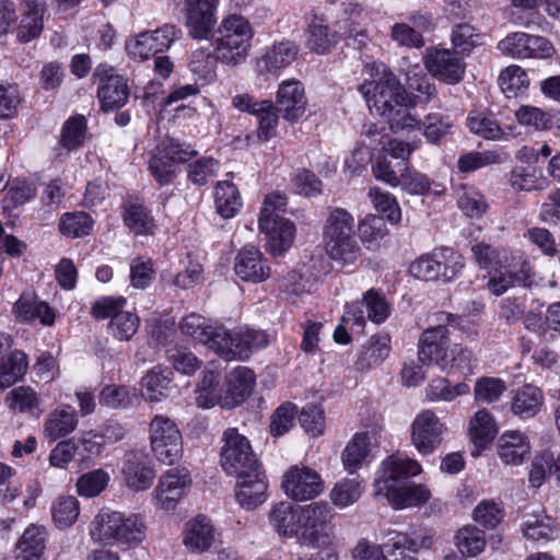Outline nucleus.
I'll list each match as a JSON object with an SVG mask.
<instances>
[{
    "mask_svg": "<svg viewBox=\"0 0 560 560\" xmlns=\"http://www.w3.org/2000/svg\"><path fill=\"white\" fill-rule=\"evenodd\" d=\"M124 222L138 235L153 234L156 225L149 210L141 203L130 202L125 206Z\"/></svg>",
    "mask_w": 560,
    "mask_h": 560,
    "instance_id": "de8ad7c7",
    "label": "nucleus"
},
{
    "mask_svg": "<svg viewBox=\"0 0 560 560\" xmlns=\"http://www.w3.org/2000/svg\"><path fill=\"white\" fill-rule=\"evenodd\" d=\"M220 374L215 371L207 370L201 374V378L197 385L196 401L201 408H211L221 401Z\"/></svg>",
    "mask_w": 560,
    "mask_h": 560,
    "instance_id": "864d4df0",
    "label": "nucleus"
},
{
    "mask_svg": "<svg viewBox=\"0 0 560 560\" xmlns=\"http://www.w3.org/2000/svg\"><path fill=\"white\" fill-rule=\"evenodd\" d=\"M79 514V501L73 495H59L51 504L52 520L59 528L72 526Z\"/></svg>",
    "mask_w": 560,
    "mask_h": 560,
    "instance_id": "5fc2aeb1",
    "label": "nucleus"
},
{
    "mask_svg": "<svg viewBox=\"0 0 560 560\" xmlns=\"http://www.w3.org/2000/svg\"><path fill=\"white\" fill-rule=\"evenodd\" d=\"M139 328V318L136 314L121 311L110 319L109 331L120 341L130 340Z\"/></svg>",
    "mask_w": 560,
    "mask_h": 560,
    "instance_id": "774afa93",
    "label": "nucleus"
},
{
    "mask_svg": "<svg viewBox=\"0 0 560 560\" xmlns=\"http://www.w3.org/2000/svg\"><path fill=\"white\" fill-rule=\"evenodd\" d=\"M421 472L420 464L407 457L389 456L383 460L374 480V494L388 497L408 478Z\"/></svg>",
    "mask_w": 560,
    "mask_h": 560,
    "instance_id": "9b49d317",
    "label": "nucleus"
},
{
    "mask_svg": "<svg viewBox=\"0 0 560 560\" xmlns=\"http://www.w3.org/2000/svg\"><path fill=\"white\" fill-rule=\"evenodd\" d=\"M382 67L377 79L360 86L370 110L383 117L393 132L416 130L420 120L410 112L406 89L392 71Z\"/></svg>",
    "mask_w": 560,
    "mask_h": 560,
    "instance_id": "f03ea898",
    "label": "nucleus"
},
{
    "mask_svg": "<svg viewBox=\"0 0 560 560\" xmlns=\"http://www.w3.org/2000/svg\"><path fill=\"white\" fill-rule=\"evenodd\" d=\"M154 56L163 54L171 48L174 42L182 36V31L173 24H164L154 31L142 32Z\"/></svg>",
    "mask_w": 560,
    "mask_h": 560,
    "instance_id": "052dcab7",
    "label": "nucleus"
},
{
    "mask_svg": "<svg viewBox=\"0 0 560 560\" xmlns=\"http://www.w3.org/2000/svg\"><path fill=\"white\" fill-rule=\"evenodd\" d=\"M185 25L188 35L198 40H208L213 36L217 24L215 12L219 0H184Z\"/></svg>",
    "mask_w": 560,
    "mask_h": 560,
    "instance_id": "dca6fc26",
    "label": "nucleus"
},
{
    "mask_svg": "<svg viewBox=\"0 0 560 560\" xmlns=\"http://www.w3.org/2000/svg\"><path fill=\"white\" fill-rule=\"evenodd\" d=\"M195 155L197 151L188 145L185 147L175 139H166L155 149L149 161L150 173L160 185H168L176 178L178 165Z\"/></svg>",
    "mask_w": 560,
    "mask_h": 560,
    "instance_id": "9d476101",
    "label": "nucleus"
},
{
    "mask_svg": "<svg viewBox=\"0 0 560 560\" xmlns=\"http://www.w3.org/2000/svg\"><path fill=\"white\" fill-rule=\"evenodd\" d=\"M301 505L292 502H279L269 513V522L275 530L284 537L299 536L302 525H300Z\"/></svg>",
    "mask_w": 560,
    "mask_h": 560,
    "instance_id": "cd10ccee",
    "label": "nucleus"
},
{
    "mask_svg": "<svg viewBox=\"0 0 560 560\" xmlns=\"http://www.w3.org/2000/svg\"><path fill=\"white\" fill-rule=\"evenodd\" d=\"M469 130L488 140H497L502 136V130L494 118L485 113L472 112L467 118Z\"/></svg>",
    "mask_w": 560,
    "mask_h": 560,
    "instance_id": "338daca9",
    "label": "nucleus"
},
{
    "mask_svg": "<svg viewBox=\"0 0 560 560\" xmlns=\"http://www.w3.org/2000/svg\"><path fill=\"white\" fill-rule=\"evenodd\" d=\"M287 198L279 192L266 196L260 211L259 231L267 236L268 250L273 256L283 255L293 244L295 225L281 214L285 211Z\"/></svg>",
    "mask_w": 560,
    "mask_h": 560,
    "instance_id": "423d86ee",
    "label": "nucleus"
},
{
    "mask_svg": "<svg viewBox=\"0 0 560 560\" xmlns=\"http://www.w3.org/2000/svg\"><path fill=\"white\" fill-rule=\"evenodd\" d=\"M371 438L368 432H357L341 454L343 468L349 474L359 470L370 454Z\"/></svg>",
    "mask_w": 560,
    "mask_h": 560,
    "instance_id": "e433bc0d",
    "label": "nucleus"
},
{
    "mask_svg": "<svg viewBox=\"0 0 560 560\" xmlns=\"http://www.w3.org/2000/svg\"><path fill=\"white\" fill-rule=\"evenodd\" d=\"M145 532L147 525L141 515L110 510H102L90 525L94 542L121 550L139 546L145 538Z\"/></svg>",
    "mask_w": 560,
    "mask_h": 560,
    "instance_id": "20e7f679",
    "label": "nucleus"
},
{
    "mask_svg": "<svg viewBox=\"0 0 560 560\" xmlns=\"http://www.w3.org/2000/svg\"><path fill=\"white\" fill-rule=\"evenodd\" d=\"M329 511L324 504H308L301 506L300 537L315 548H325L332 544L334 533L328 525Z\"/></svg>",
    "mask_w": 560,
    "mask_h": 560,
    "instance_id": "f8f14e48",
    "label": "nucleus"
},
{
    "mask_svg": "<svg viewBox=\"0 0 560 560\" xmlns=\"http://www.w3.org/2000/svg\"><path fill=\"white\" fill-rule=\"evenodd\" d=\"M46 528L31 524L16 544V560H40L46 541Z\"/></svg>",
    "mask_w": 560,
    "mask_h": 560,
    "instance_id": "f704fd0d",
    "label": "nucleus"
},
{
    "mask_svg": "<svg viewBox=\"0 0 560 560\" xmlns=\"http://www.w3.org/2000/svg\"><path fill=\"white\" fill-rule=\"evenodd\" d=\"M390 352V339L387 335L372 336L362 347L355 368L359 371H368L381 364Z\"/></svg>",
    "mask_w": 560,
    "mask_h": 560,
    "instance_id": "72a5a7b5",
    "label": "nucleus"
},
{
    "mask_svg": "<svg viewBox=\"0 0 560 560\" xmlns=\"http://www.w3.org/2000/svg\"><path fill=\"white\" fill-rule=\"evenodd\" d=\"M78 425V417L75 410L65 405L52 410L46 418L44 423V435L49 441H56L72 433Z\"/></svg>",
    "mask_w": 560,
    "mask_h": 560,
    "instance_id": "7c9ffc66",
    "label": "nucleus"
},
{
    "mask_svg": "<svg viewBox=\"0 0 560 560\" xmlns=\"http://www.w3.org/2000/svg\"><path fill=\"white\" fill-rule=\"evenodd\" d=\"M179 329L226 361L246 360L253 351L268 345L267 335L261 330L241 328L230 331L222 326H212L208 319L195 313L180 320Z\"/></svg>",
    "mask_w": 560,
    "mask_h": 560,
    "instance_id": "f257e3e1",
    "label": "nucleus"
},
{
    "mask_svg": "<svg viewBox=\"0 0 560 560\" xmlns=\"http://www.w3.org/2000/svg\"><path fill=\"white\" fill-rule=\"evenodd\" d=\"M275 108L283 119L290 122L298 121L306 108L303 84L295 79L283 81L277 92Z\"/></svg>",
    "mask_w": 560,
    "mask_h": 560,
    "instance_id": "412c9836",
    "label": "nucleus"
},
{
    "mask_svg": "<svg viewBox=\"0 0 560 560\" xmlns=\"http://www.w3.org/2000/svg\"><path fill=\"white\" fill-rule=\"evenodd\" d=\"M506 390L504 381L498 377H481L474 388L475 400L482 404L497 402Z\"/></svg>",
    "mask_w": 560,
    "mask_h": 560,
    "instance_id": "69168bd1",
    "label": "nucleus"
},
{
    "mask_svg": "<svg viewBox=\"0 0 560 560\" xmlns=\"http://www.w3.org/2000/svg\"><path fill=\"white\" fill-rule=\"evenodd\" d=\"M354 234V218L342 208L332 209L325 222L324 241L346 237Z\"/></svg>",
    "mask_w": 560,
    "mask_h": 560,
    "instance_id": "09e8293b",
    "label": "nucleus"
},
{
    "mask_svg": "<svg viewBox=\"0 0 560 560\" xmlns=\"http://www.w3.org/2000/svg\"><path fill=\"white\" fill-rule=\"evenodd\" d=\"M430 489L422 483L407 482L387 498L395 509L421 506L431 499Z\"/></svg>",
    "mask_w": 560,
    "mask_h": 560,
    "instance_id": "58836bf2",
    "label": "nucleus"
},
{
    "mask_svg": "<svg viewBox=\"0 0 560 560\" xmlns=\"http://www.w3.org/2000/svg\"><path fill=\"white\" fill-rule=\"evenodd\" d=\"M362 483L363 480L360 476L338 481L329 494L332 504L339 509H345L355 503L362 495Z\"/></svg>",
    "mask_w": 560,
    "mask_h": 560,
    "instance_id": "8fccbe9b",
    "label": "nucleus"
},
{
    "mask_svg": "<svg viewBox=\"0 0 560 560\" xmlns=\"http://www.w3.org/2000/svg\"><path fill=\"white\" fill-rule=\"evenodd\" d=\"M509 154L501 150L470 151L462 154L457 167L462 173H470L481 167L506 162Z\"/></svg>",
    "mask_w": 560,
    "mask_h": 560,
    "instance_id": "37998d69",
    "label": "nucleus"
},
{
    "mask_svg": "<svg viewBox=\"0 0 560 560\" xmlns=\"http://www.w3.org/2000/svg\"><path fill=\"white\" fill-rule=\"evenodd\" d=\"M214 539V527L207 516L198 515L186 523L183 542L189 550L206 551L212 546Z\"/></svg>",
    "mask_w": 560,
    "mask_h": 560,
    "instance_id": "c85d7f7f",
    "label": "nucleus"
},
{
    "mask_svg": "<svg viewBox=\"0 0 560 560\" xmlns=\"http://www.w3.org/2000/svg\"><path fill=\"white\" fill-rule=\"evenodd\" d=\"M12 312L19 322L25 324L38 320L43 326H52L56 317L52 308L31 292H23L20 295Z\"/></svg>",
    "mask_w": 560,
    "mask_h": 560,
    "instance_id": "b1692460",
    "label": "nucleus"
},
{
    "mask_svg": "<svg viewBox=\"0 0 560 560\" xmlns=\"http://www.w3.org/2000/svg\"><path fill=\"white\" fill-rule=\"evenodd\" d=\"M191 480L186 468H172L164 472L153 492L155 503L165 511L175 509Z\"/></svg>",
    "mask_w": 560,
    "mask_h": 560,
    "instance_id": "aec40b11",
    "label": "nucleus"
},
{
    "mask_svg": "<svg viewBox=\"0 0 560 560\" xmlns=\"http://www.w3.org/2000/svg\"><path fill=\"white\" fill-rule=\"evenodd\" d=\"M151 459L143 451H128L125 454L121 476L125 485L132 491L148 490L155 479Z\"/></svg>",
    "mask_w": 560,
    "mask_h": 560,
    "instance_id": "6ab92c4d",
    "label": "nucleus"
},
{
    "mask_svg": "<svg viewBox=\"0 0 560 560\" xmlns=\"http://www.w3.org/2000/svg\"><path fill=\"white\" fill-rule=\"evenodd\" d=\"M109 474L102 469H93L84 472L77 479V491L84 498H95L100 495L108 486Z\"/></svg>",
    "mask_w": 560,
    "mask_h": 560,
    "instance_id": "4d7b16f0",
    "label": "nucleus"
},
{
    "mask_svg": "<svg viewBox=\"0 0 560 560\" xmlns=\"http://www.w3.org/2000/svg\"><path fill=\"white\" fill-rule=\"evenodd\" d=\"M530 265L522 253L504 256V262L500 261L499 268L490 272L488 289L495 295L503 294L515 284L527 285L530 279Z\"/></svg>",
    "mask_w": 560,
    "mask_h": 560,
    "instance_id": "ddd939ff",
    "label": "nucleus"
},
{
    "mask_svg": "<svg viewBox=\"0 0 560 560\" xmlns=\"http://www.w3.org/2000/svg\"><path fill=\"white\" fill-rule=\"evenodd\" d=\"M469 390L466 383L452 385L447 378L439 377L429 383L425 394L430 401H453L459 396L467 395Z\"/></svg>",
    "mask_w": 560,
    "mask_h": 560,
    "instance_id": "603ef678",
    "label": "nucleus"
},
{
    "mask_svg": "<svg viewBox=\"0 0 560 560\" xmlns=\"http://www.w3.org/2000/svg\"><path fill=\"white\" fill-rule=\"evenodd\" d=\"M423 127L425 139L433 144H439L441 140L450 132L453 122L447 116L439 113H431L424 117L423 122L420 121V129Z\"/></svg>",
    "mask_w": 560,
    "mask_h": 560,
    "instance_id": "0e129e2a",
    "label": "nucleus"
},
{
    "mask_svg": "<svg viewBox=\"0 0 560 560\" xmlns=\"http://www.w3.org/2000/svg\"><path fill=\"white\" fill-rule=\"evenodd\" d=\"M282 489L292 500H312L323 492L324 480L315 469L305 465H294L284 472Z\"/></svg>",
    "mask_w": 560,
    "mask_h": 560,
    "instance_id": "4468645a",
    "label": "nucleus"
},
{
    "mask_svg": "<svg viewBox=\"0 0 560 560\" xmlns=\"http://www.w3.org/2000/svg\"><path fill=\"white\" fill-rule=\"evenodd\" d=\"M450 330L445 325L427 328L418 341V359L423 365L435 364L443 372L470 373L475 359L470 349L462 343L448 345Z\"/></svg>",
    "mask_w": 560,
    "mask_h": 560,
    "instance_id": "7ed1b4c3",
    "label": "nucleus"
},
{
    "mask_svg": "<svg viewBox=\"0 0 560 560\" xmlns=\"http://www.w3.org/2000/svg\"><path fill=\"white\" fill-rule=\"evenodd\" d=\"M94 221L83 211L67 212L60 218L58 228L67 237H83L91 233Z\"/></svg>",
    "mask_w": 560,
    "mask_h": 560,
    "instance_id": "6e6d98bb",
    "label": "nucleus"
},
{
    "mask_svg": "<svg viewBox=\"0 0 560 560\" xmlns=\"http://www.w3.org/2000/svg\"><path fill=\"white\" fill-rule=\"evenodd\" d=\"M499 84L502 92L508 96H516L524 92L529 85V78L525 69L517 65L506 67L499 77Z\"/></svg>",
    "mask_w": 560,
    "mask_h": 560,
    "instance_id": "bf43d9fd",
    "label": "nucleus"
},
{
    "mask_svg": "<svg viewBox=\"0 0 560 560\" xmlns=\"http://www.w3.org/2000/svg\"><path fill=\"white\" fill-rule=\"evenodd\" d=\"M544 404L542 390L532 384H526L516 389L511 398V411L520 418L536 416Z\"/></svg>",
    "mask_w": 560,
    "mask_h": 560,
    "instance_id": "2f4dec72",
    "label": "nucleus"
},
{
    "mask_svg": "<svg viewBox=\"0 0 560 560\" xmlns=\"http://www.w3.org/2000/svg\"><path fill=\"white\" fill-rule=\"evenodd\" d=\"M456 546L462 555L470 557L477 556L485 550L486 537L483 530L474 525H466L458 529L456 536Z\"/></svg>",
    "mask_w": 560,
    "mask_h": 560,
    "instance_id": "13d9d810",
    "label": "nucleus"
},
{
    "mask_svg": "<svg viewBox=\"0 0 560 560\" xmlns=\"http://www.w3.org/2000/svg\"><path fill=\"white\" fill-rule=\"evenodd\" d=\"M214 203L218 214L223 219L233 218L242 207L237 187L229 180L218 182L214 189Z\"/></svg>",
    "mask_w": 560,
    "mask_h": 560,
    "instance_id": "ea45409f",
    "label": "nucleus"
},
{
    "mask_svg": "<svg viewBox=\"0 0 560 560\" xmlns=\"http://www.w3.org/2000/svg\"><path fill=\"white\" fill-rule=\"evenodd\" d=\"M498 432L494 418L487 409L478 410L469 422V434L475 446L481 448L490 443Z\"/></svg>",
    "mask_w": 560,
    "mask_h": 560,
    "instance_id": "c03bdc74",
    "label": "nucleus"
},
{
    "mask_svg": "<svg viewBox=\"0 0 560 560\" xmlns=\"http://www.w3.org/2000/svg\"><path fill=\"white\" fill-rule=\"evenodd\" d=\"M336 43V33L329 31L325 14L317 10H312L306 16L307 48L317 54H325Z\"/></svg>",
    "mask_w": 560,
    "mask_h": 560,
    "instance_id": "393cba45",
    "label": "nucleus"
},
{
    "mask_svg": "<svg viewBox=\"0 0 560 560\" xmlns=\"http://www.w3.org/2000/svg\"><path fill=\"white\" fill-rule=\"evenodd\" d=\"M88 126L86 119L83 115H74L68 118L60 133L59 143L62 149L72 151L83 145Z\"/></svg>",
    "mask_w": 560,
    "mask_h": 560,
    "instance_id": "3c124183",
    "label": "nucleus"
},
{
    "mask_svg": "<svg viewBox=\"0 0 560 560\" xmlns=\"http://www.w3.org/2000/svg\"><path fill=\"white\" fill-rule=\"evenodd\" d=\"M234 271L243 281L260 283L269 278L270 267L262 253L253 245L244 246L235 256Z\"/></svg>",
    "mask_w": 560,
    "mask_h": 560,
    "instance_id": "4be33fe9",
    "label": "nucleus"
},
{
    "mask_svg": "<svg viewBox=\"0 0 560 560\" xmlns=\"http://www.w3.org/2000/svg\"><path fill=\"white\" fill-rule=\"evenodd\" d=\"M434 530L424 525H411L407 532H398L393 537L392 547H397L401 544H407V549L410 552L418 553L421 550H428L434 545Z\"/></svg>",
    "mask_w": 560,
    "mask_h": 560,
    "instance_id": "a19ab883",
    "label": "nucleus"
},
{
    "mask_svg": "<svg viewBox=\"0 0 560 560\" xmlns=\"http://www.w3.org/2000/svg\"><path fill=\"white\" fill-rule=\"evenodd\" d=\"M407 88L409 91L407 103L410 109L428 104L436 94L435 85L430 79L424 74L419 75L417 71L407 73Z\"/></svg>",
    "mask_w": 560,
    "mask_h": 560,
    "instance_id": "49530a36",
    "label": "nucleus"
},
{
    "mask_svg": "<svg viewBox=\"0 0 560 560\" xmlns=\"http://www.w3.org/2000/svg\"><path fill=\"white\" fill-rule=\"evenodd\" d=\"M7 407L13 412L39 417L43 413L42 400L31 386H18L11 389L4 399Z\"/></svg>",
    "mask_w": 560,
    "mask_h": 560,
    "instance_id": "c9c22d12",
    "label": "nucleus"
},
{
    "mask_svg": "<svg viewBox=\"0 0 560 560\" xmlns=\"http://www.w3.org/2000/svg\"><path fill=\"white\" fill-rule=\"evenodd\" d=\"M521 530L525 538L533 541H548L559 534L556 522L544 511L524 514Z\"/></svg>",
    "mask_w": 560,
    "mask_h": 560,
    "instance_id": "c756f323",
    "label": "nucleus"
},
{
    "mask_svg": "<svg viewBox=\"0 0 560 560\" xmlns=\"http://www.w3.org/2000/svg\"><path fill=\"white\" fill-rule=\"evenodd\" d=\"M223 441L221 466L228 475L238 477L260 468L249 441L236 429H228L223 434Z\"/></svg>",
    "mask_w": 560,
    "mask_h": 560,
    "instance_id": "1a4fd4ad",
    "label": "nucleus"
},
{
    "mask_svg": "<svg viewBox=\"0 0 560 560\" xmlns=\"http://www.w3.org/2000/svg\"><path fill=\"white\" fill-rule=\"evenodd\" d=\"M236 500L242 508L255 509L266 500L268 488L265 474L260 468L236 477Z\"/></svg>",
    "mask_w": 560,
    "mask_h": 560,
    "instance_id": "5701e85b",
    "label": "nucleus"
},
{
    "mask_svg": "<svg viewBox=\"0 0 560 560\" xmlns=\"http://www.w3.org/2000/svg\"><path fill=\"white\" fill-rule=\"evenodd\" d=\"M151 450L156 459L173 465L183 454V438L174 420L156 415L149 425Z\"/></svg>",
    "mask_w": 560,
    "mask_h": 560,
    "instance_id": "6e6552de",
    "label": "nucleus"
},
{
    "mask_svg": "<svg viewBox=\"0 0 560 560\" xmlns=\"http://www.w3.org/2000/svg\"><path fill=\"white\" fill-rule=\"evenodd\" d=\"M253 36L254 30L244 16L230 14L222 19L214 40L218 61L231 67L244 62L252 48Z\"/></svg>",
    "mask_w": 560,
    "mask_h": 560,
    "instance_id": "39448f33",
    "label": "nucleus"
},
{
    "mask_svg": "<svg viewBox=\"0 0 560 560\" xmlns=\"http://www.w3.org/2000/svg\"><path fill=\"white\" fill-rule=\"evenodd\" d=\"M440 264H445L442 254L436 255V249L427 256L415 260L410 267V273L423 281H439L441 279Z\"/></svg>",
    "mask_w": 560,
    "mask_h": 560,
    "instance_id": "680f3d73",
    "label": "nucleus"
},
{
    "mask_svg": "<svg viewBox=\"0 0 560 560\" xmlns=\"http://www.w3.org/2000/svg\"><path fill=\"white\" fill-rule=\"evenodd\" d=\"M254 383L255 375L250 369L246 366L234 369L226 377L222 405L232 408L244 401L250 395Z\"/></svg>",
    "mask_w": 560,
    "mask_h": 560,
    "instance_id": "bb28decb",
    "label": "nucleus"
},
{
    "mask_svg": "<svg viewBox=\"0 0 560 560\" xmlns=\"http://www.w3.org/2000/svg\"><path fill=\"white\" fill-rule=\"evenodd\" d=\"M172 372L155 366L150 370L141 381L142 396L151 402L161 401L168 395L172 382Z\"/></svg>",
    "mask_w": 560,
    "mask_h": 560,
    "instance_id": "4c0bfd02",
    "label": "nucleus"
},
{
    "mask_svg": "<svg viewBox=\"0 0 560 560\" xmlns=\"http://www.w3.org/2000/svg\"><path fill=\"white\" fill-rule=\"evenodd\" d=\"M423 63L429 73L447 84L458 83L465 73V62L455 51L445 48H428Z\"/></svg>",
    "mask_w": 560,
    "mask_h": 560,
    "instance_id": "f3484780",
    "label": "nucleus"
},
{
    "mask_svg": "<svg viewBox=\"0 0 560 560\" xmlns=\"http://www.w3.org/2000/svg\"><path fill=\"white\" fill-rule=\"evenodd\" d=\"M28 366L27 357L21 350L13 351L8 358L0 360V390L12 386L23 377Z\"/></svg>",
    "mask_w": 560,
    "mask_h": 560,
    "instance_id": "a18cd8bd",
    "label": "nucleus"
},
{
    "mask_svg": "<svg viewBox=\"0 0 560 560\" xmlns=\"http://www.w3.org/2000/svg\"><path fill=\"white\" fill-rule=\"evenodd\" d=\"M101 82L97 89V97L103 112H113L124 107L129 98L127 80L115 73L113 68L100 66L95 72Z\"/></svg>",
    "mask_w": 560,
    "mask_h": 560,
    "instance_id": "a211bd4d",
    "label": "nucleus"
},
{
    "mask_svg": "<svg viewBox=\"0 0 560 560\" xmlns=\"http://www.w3.org/2000/svg\"><path fill=\"white\" fill-rule=\"evenodd\" d=\"M376 179L392 187H400L401 190L412 196H423L431 188V182L427 175L418 172L406 162H392L381 159L372 166Z\"/></svg>",
    "mask_w": 560,
    "mask_h": 560,
    "instance_id": "0eeeda50",
    "label": "nucleus"
},
{
    "mask_svg": "<svg viewBox=\"0 0 560 560\" xmlns=\"http://www.w3.org/2000/svg\"><path fill=\"white\" fill-rule=\"evenodd\" d=\"M299 54V47L293 42L283 40L267 48L257 62L260 73L278 74L290 66Z\"/></svg>",
    "mask_w": 560,
    "mask_h": 560,
    "instance_id": "a878e982",
    "label": "nucleus"
},
{
    "mask_svg": "<svg viewBox=\"0 0 560 560\" xmlns=\"http://www.w3.org/2000/svg\"><path fill=\"white\" fill-rule=\"evenodd\" d=\"M529 450L528 439L520 431H508L500 436L498 454L505 464H522Z\"/></svg>",
    "mask_w": 560,
    "mask_h": 560,
    "instance_id": "473e14b6",
    "label": "nucleus"
},
{
    "mask_svg": "<svg viewBox=\"0 0 560 560\" xmlns=\"http://www.w3.org/2000/svg\"><path fill=\"white\" fill-rule=\"evenodd\" d=\"M327 255L341 265H353L361 255L355 235L325 241Z\"/></svg>",
    "mask_w": 560,
    "mask_h": 560,
    "instance_id": "79ce46f5",
    "label": "nucleus"
},
{
    "mask_svg": "<svg viewBox=\"0 0 560 560\" xmlns=\"http://www.w3.org/2000/svg\"><path fill=\"white\" fill-rule=\"evenodd\" d=\"M217 60L208 48H199L191 52L189 69L199 80L209 83L215 78Z\"/></svg>",
    "mask_w": 560,
    "mask_h": 560,
    "instance_id": "e2e57ef3",
    "label": "nucleus"
},
{
    "mask_svg": "<svg viewBox=\"0 0 560 560\" xmlns=\"http://www.w3.org/2000/svg\"><path fill=\"white\" fill-rule=\"evenodd\" d=\"M446 430L434 411L423 409L411 423V442L419 453L432 454L441 445Z\"/></svg>",
    "mask_w": 560,
    "mask_h": 560,
    "instance_id": "2eb2a0df",
    "label": "nucleus"
}]
</instances>
